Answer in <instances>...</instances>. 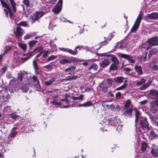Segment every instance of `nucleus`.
<instances>
[{"mask_svg": "<svg viewBox=\"0 0 158 158\" xmlns=\"http://www.w3.org/2000/svg\"><path fill=\"white\" fill-rule=\"evenodd\" d=\"M147 42L148 44L147 47V50H148L152 46L158 45V37L155 36L149 39Z\"/></svg>", "mask_w": 158, "mask_h": 158, "instance_id": "obj_1", "label": "nucleus"}, {"mask_svg": "<svg viewBox=\"0 0 158 158\" xmlns=\"http://www.w3.org/2000/svg\"><path fill=\"white\" fill-rule=\"evenodd\" d=\"M141 127L143 130L146 129L148 131L149 130L150 128L149 127V124L146 117L141 119L140 121Z\"/></svg>", "mask_w": 158, "mask_h": 158, "instance_id": "obj_2", "label": "nucleus"}, {"mask_svg": "<svg viewBox=\"0 0 158 158\" xmlns=\"http://www.w3.org/2000/svg\"><path fill=\"white\" fill-rule=\"evenodd\" d=\"M62 4V0H59L56 6L53 9L52 11L55 14H58L61 10Z\"/></svg>", "mask_w": 158, "mask_h": 158, "instance_id": "obj_3", "label": "nucleus"}, {"mask_svg": "<svg viewBox=\"0 0 158 158\" xmlns=\"http://www.w3.org/2000/svg\"><path fill=\"white\" fill-rule=\"evenodd\" d=\"M149 97L152 99H158V91L155 89H152L150 91L148 94Z\"/></svg>", "mask_w": 158, "mask_h": 158, "instance_id": "obj_4", "label": "nucleus"}, {"mask_svg": "<svg viewBox=\"0 0 158 158\" xmlns=\"http://www.w3.org/2000/svg\"><path fill=\"white\" fill-rule=\"evenodd\" d=\"M41 47L39 46L38 47H36L33 50L32 52H30L28 54V55L29 56H28L26 57H22L20 59L23 61V62H24L29 59L30 58V57L32 55L33 53L35 51L38 50V51H39L41 50Z\"/></svg>", "mask_w": 158, "mask_h": 158, "instance_id": "obj_5", "label": "nucleus"}, {"mask_svg": "<svg viewBox=\"0 0 158 158\" xmlns=\"http://www.w3.org/2000/svg\"><path fill=\"white\" fill-rule=\"evenodd\" d=\"M110 37H108L106 38L105 37H104V38L105 40L102 42H101L98 44V45L99 46L98 49H100V48L102 47L103 46L106 45L108 43L107 41H110L113 37L112 33H110Z\"/></svg>", "mask_w": 158, "mask_h": 158, "instance_id": "obj_6", "label": "nucleus"}, {"mask_svg": "<svg viewBox=\"0 0 158 158\" xmlns=\"http://www.w3.org/2000/svg\"><path fill=\"white\" fill-rule=\"evenodd\" d=\"M151 152L153 157L158 158V147L155 145H153L151 147Z\"/></svg>", "mask_w": 158, "mask_h": 158, "instance_id": "obj_7", "label": "nucleus"}, {"mask_svg": "<svg viewBox=\"0 0 158 158\" xmlns=\"http://www.w3.org/2000/svg\"><path fill=\"white\" fill-rule=\"evenodd\" d=\"M135 127L136 128L137 124V122H138L139 120L140 121L141 119H142L143 118H144L141 115V114L139 111L137 110H135Z\"/></svg>", "mask_w": 158, "mask_h": 158, "instance_id": "obj_8", "label": "nucleus"}, {"mask_svg": "<svg viewBox=\"0 0 158 158\" xmlns=\"http://www.w3.org/2000/svg\"><path fill=\"white\" fill-rule=\"evenodd\" d=\"M141 20H135L134 24L130 31L131 32H136L138 29Z\"/></svg>", "mask_w": 158, "mask_h": 158, "instance_id": "obj_9", "label": "nucleus"}, {"mask_svg": "<svg viewBox=\"0 0 158 158\" xmlns=\"http://www.w3.org/2000/svg\"><path fill=\"white\" fill-rule=\"evenodd\" d=\"M120 57L127 60L131 63H134L135 62V60L133 59V57L131 55L121 54L120 55Z\"/></svg>", "mask_w": 158, "mask_h": 158, "instance_id": "obj_10", "label": "nucleus"}, {"mask_svg": "<svg viewBox=\"0 0 158 158\" xmlns=\"http://www.w3.org/2000/svg\"><path fill=\"white\" fill-rule=\"evenodd\" d=\"M109 124L111 125H113L114 126H117L119 125V120L118 119L115 118L112 120V118L108 119Z\"/></svg>", "mask_w": 158, "mask_h": 158, "instance_id": "obj_11", "label": "nucleus"}, {"mask_svg": "<svg viewBox=\"0 0 158 158\" xmlns=\"http://www.w3.org/2000/svg\"><path fill=\"white\" fill-rule=\"evenodd\" d=\"M2 6L3 7L6 8L9 12L10 14V19L12 18L13 16V14L11 12V10L10 9V6H8L7 3L3 0L0 1Z\"/></svg>", "mask_w": 158, "mask_h": 158, "instance_id": "obj_12", "label": "nucleus"}, {"mask_svg": "<svg viewBox=\"0 0 158 158\" xmlns=\"http://www.w3.org/2000/svg\"><path fill=\"white\" fill-rule=\"evenodd\" d=\"M44 14L43 11H36L33 16V20H36L40 19Z\"/></svg>", "mask_w": 158, "mask_h": 158, "instance_id": "obj_13", "label": "nucleus"}, {"mask_svg": "<svg viewBox=\"0 0 158 158\" xmlns=\"http://www.w3.org/2000/svg\"><path fill=\"white\" fill-rule=\"evenodd\" d=\"M110 62V61L108 59L106 58L104 59L99 64L101 67L104 68L109 65Z\"/></svg>", "mask_w": 158, "mask_h": 158, "instance_id": "obj_14", "label": "nucleus"}, {"mask_svg": "<svg viewBox=\"0 0 158 158\" xmlns=\"http://www.w3.org/2000/svg\"><path fill=\"white\" fill-rule=\"evenodd\" d=\"M147 17L151 19H158V13L154 12L151 14H148L146 16Z\"/></svg>", "mask_w": 158, "mask_h": 158, "instance_id": "obj_15", "label": "nucleus"}, {"mask_svg": "<svg viewBox=\"0 0 158 158\" xmlns=\"http://www.w3.org/2000/svg\"><path fill=\"white\" fill-rule=\"evenodd\" d=\"M24 31L21 28L19 27H17L16 29V32H15L16 36L19 37L21 36L23 32Z\"/></svg>", "mask_w": 158, "mask_h": 158, "instance_id": "obj_16", "label": "nucleus"}, {"mask_svg": "<svg viewBox=\"0 0 158 158\" xmlns=\"http://www.w3.org/2000/svg\"><path fill=\"white\" fill-rule=\"evenodd\" d=\"M150 110L153 113H155L157 111V107L155 104V103L152 102L150 104Z\"/></svg>", "mask_w": 158, "mask_h": 158, "instance_id": "obj_17", "label": "nucleus"}, {"mask_svg": "<svg viewBox=\"0 0 158 158\" xmlns=\"http://www.w3.org/2000/svg\"><path fill=\"white\" fill-rule=\"evenodd\" d=\"M107 56H111V60L112 62H114L113 64H119V61L117 58V57L114 55H107Z\"/></svg>", "mask_w": 158, "mask_h": 158, "instance_id": "obj_18", "label": "nucleus"}, {"mask_svg": "<svg viewBox=\"0 0 158 158\" xmlns=\"http://www.w3.org/2000/svg\"><path fill=\"white\" fill-rule=\"evenodd\" d=\"M148 146V143L144 141H143L142 142L140 149L141 153H143L146 150Z\"/></svg>", "mask_w": 158, "mask_h": 158, "instance_id": "obj_19", "label": "nucleus"}, {"mask_svg": "<svg viewBox=\"0 0 158 158\" xmlns=\"http://www.w3.org/2000/svg\"><path fill=\"white\" fill-rule=\"evenodd\" d=\"M134 69L138 75H142L143 74L142 67L141 66L135 65L134 67Z\"/></svg>", "mask_w": 158, "mask_h": 158, "instance_id": "obj_20", "label": "nucleus"}, {"mask_svg": "<svg viewBox=\"0 0 158 158\" xmlns=\"http://www.w3.org/2000/svg\"><path fill=\"white\" fill-rule=\"evenodd\" d=\"M132 108H129L125 111L123 113V115L125 116L130 117L132 115Z\"/></svg>", "mask_w": 158, "mask_h": 158, "instance_id": "obj_21", "label": "nucleus"}, {"mask_svg": "<svg viewBox=\"0 0 158 158\" xmlns=\"http://www.w3.org/2000/svg\"><path fill=\"white\" fill-rule=\"evenodd\" d=\"M118 64H112L110 65V66L109 68V70L110 71H114L118 70Z\"/></svg>", "mask_w": 158, "mask_h": 158, "instance_id": "obj_22", "label": "nucleus"}, {"mask_svg": "<svg viewBox=\"0 0 158 158\" xmlns=\"http://www.w3.org/2000/svg\"><path fill=\"white\" fill-rule=\"evenodd\" d=\"M92 105V102L90 101H88L87 102L84 103L83 104H79L78 105V107L83 106L88 107L91 106Z\"/></svg>", "mask_w": 158, "mask_h": 158, "instance_id": "obj_23", "label": "nucleus"}, {"mask_svg": "<svg viewBox=\"0 0 158 158\" xmlns=\"http://www.w3.org/2000/svg\"><path fill=\"white\" fill-rule=\"evenodd\" d=\"M124 79V78L123 77H118L114 78V80L116 83H120L123 82Z\"/></svg>", "mask_w": 158, "mask_h": 158, "instance_id": "obj_24", "label": "nucleus"}, {"mask_svg": "<svg viewBox=\"0 0 158 158\" xmlns=\"http://www.w3.org/2000/svg\"><path fill=\"white\" fill-rule=\"evenodd\" d=\"M127 81V80H125V82L123 83V84L120 87L117 88L115 90L116 91L122 90L124 89L126 87L127 85V83H126V82Z\"/></svg>", "mask_w": 158, "mask_h": 158, "instance_id": "obj_25", "label": "nucleus"}, {"mask_svg": "<svg viewBox=\"0 0 158 158\" xmlns=\"http://www.w3.org/2000/svg\"><path fill=\"white\" fill-rule=\"evenodd\" d=\"M71 63V61H69V60L65 58H63L60 61V63L63 65L64 64L66 63L69 64Z\"/></svg>", "mask_w": 158, "mask_h": 158, "instance_id": "obj_26", "label": "nucleus"}, {"mask_svg": "<svg viewBox=\"0 0 158 158\" xmlns=\"http://www.w3.org/2000/svg\"><path fill=\"white\" fill-rule=\"evenodd\" d=\"M9 1L10 2L13 11L15 13L16 12V3L14 2V0H9Z\"/></svg>", "mask_w": 158, "mask_h": 158, "instance_id": "obj_27", "label": "nucleus"}, {"mask_svg": "<svg viewBox=\"0 0 158 158\" xmlns=\"http://www.w3.org/2000/svg\"><path fill=\"white\" fill-rule=\"evenodd\" d=\"M98 69V66L95 63H93L88 68L89 70L93 69L94 71H97Z\"/></svg>", "mask_w": 158, "mask_h": 158, "instance_id": "obj_28", "label": "nucleus"}, {"mask_svg": "<svg viewBox=\"0 0 158 158\" xmlns=\"http://www.w3.org/2000/svg\"><path fill=\"white\" fill-rule=\"evenodd\" d=\"M55 81V78L52 77L49 80L45 81L44 84L45 85H51Z\"/></svg>", "mask_w": 158, "mask_h": 158, "instance_id": "obj_29", "label": "nucleus"}, {"mask_svg": "<svg viewBox=\"0 0 158 158\" xmlns=\"http://www.w3.org/2000/svg\"><path fill=\"white\" fill-rule=\"evenodd\" d=\"M32 80L33 82L34 83L35 85H37L39 84V81L36 76L34 75L32 77Z\"/></svg>", "mask_w": 158, "mask_h": 158, "instance_id": "obj_30", "label": "nucleus"}, {"mask_svg": "<svg viewBox=\"0 0 158 158\" xmlns=\"http://www.w3.org/2000/svg\"><path fill=\"white\" fill-rule=\"evenodd\" d=\"M37 42V41L34 40L29 41L28 43V45H29L30 48L32 49V48L36 44Z\"/></svg>", "mask_w": 158, "mask_h": 158, "instance_id": "obj_31", "label": "nucleus"}, {"mask_svg": "<svg viewBox=\"0 0 158 158\" xmlns=\"http://www.w3.org/2000/svg\"><path fill=\"white\" fill-rule=\"evenodd\" d=\"M76 69L75 66H71L70 67L67 68V69L64 70V71L66 72H73Z\"/></svg>", "mask_w": 158, "mask_h": 158, "instance_id": "obj_32", "label": "nucleus"}, {"mask_svg": "<svg viewBox=\"0 0 158 158\" xmlns=\"http://www.w3.org/2000/svg\"><path fill=\"white\" fill-rule=\"evenodd\" d=\"M18 45L24 52L26 50L27 48V45L26 44L19 43H18Z\"/></svg>", "mask_w": 158, "mask_h": 158, "instance_id": "obj_33", "label": "nucleus"}, {"mask_svg": "<svg viewBox=\"0 0 158 158\" xmlns=\"http://www.w3.org/2000/svg\"><path fill=\"white\" fill-rule=\"evenodd\" d=\"M24 74L22 71H20L18 74V80L20 81H22L23 80V77Z\"/></svg>", "mask_w": 158, "mask_h": 158, "instance_id": "obj_34", "label": "nucleus"}, {"mask_svg": "<svg viewBox=\"0 0 158 158\" xmlns=\"http://www.w3.org/2000/svg\"><path fill=\"white\" fill-rule=\"evenodd\" d=\"M71 98L73 100H77L79 99L80 101H81L83 99L84 97L83 95L81 94L78 97L72 96Z\"/></svg>", "mask_w": 158, "mask_h": 158, "instance_id": "obj_35", "label": "nucleus"}, {"mask_svg": "<svg viewBox=\"0 0 158 158\" xmlns=\"http://www.w3.org/2000/svg\"><path fill=\"white\" fill-rule=\"evenodd\" d=\"M131 103L130 100V99L127 100L124 105V108L127 109L130 106Z\"/></svg>", "mask_w": 158, "mask_h": 158, "instance_id": "obj_36", "label": "nucleus"}, {"mask_svg": "<svg viewBox=\"0 0 158 158\" xmlns=\"http://www.w3.org/2000/svg\"><path fill=\"white\" fill-rule=\"evenodd\" d=\"M146 80L143 78H141L140 81H138L136 83L137 85L139 86L145 83Z\"/></svg>", "mask_w": 158, "mask_h": 158, "instance_id": "obj_37", "label": "nucleus"}, {"mask_svg": "<svg viewBox=\"0 0 158 158\" xmlns=\"http://www.w3.org/2000/svg\"><path fill=\"white\" fill-rule=\"evenodd\" d=\"M101 88L104 93L106 92L107 89V86L106 84H103L101 85Z\"/></svg>", "mask_w": 158, "mask_h": 158, "instance_id": "obj_38", "label": "nucleus"}, {"mask_svg": "<svg viewBox=\"0 0 158 158\" xmlns=\"http://www.w3.org/2000/svg\"><path fill=\"white\" fill-rule=\"evenodd\" d=\"M20 89L24 92H27L28 90V88L26 85H23L20 87Z\"/></svg>", "mask_w": 158, "mask_h": 158, "instance_id": "obj_39", "label": "nucleus"}, {"mask_svg": "<svg viewBox=\"0 0 158 158\" xmlns=\"http://www.w3.org/2000/svg\"><path fill=\"white\" fill-rule=\"evenodd\" d=\"M149 86V84L148 83H146L141 86L139 89L141 90H143L146 89Z\"/></svg>", "mask_w": 158, "mask_h": 158, "instance_id": "obj_40", "label": "nucleus"}, {"mask_svg": "<svg viewBox=\"0 0 158 158\" xmlns=\"http://www.w3.org/2000/svg\"><path fill=\"white\" fill-rule=\"evenodd\" d=\"M18 132L17 131L13 132L11 131L9 134V136L12 138H15L16 135L18 134Z\"/></svg>", "mask_w": 158, "mask_h": 158, "instance_id": "obj_41", "label": "nucleus"}, {"mask_svg": "<svg viewBox=\"0 0 158 158\" xmlns=\"http://www.w3.org/2000/svg\"><path fill=\"white\" fill-rule=\"evenodd\" d=\"M68 51V52L69 53L72 55H76L77 54V51H73L71 50V49L69 48Z\"/></svg>", "mask_w": 158, "mask_h": 158, "instance_id": "obj_42", "label": "nucleus"}, {"mask_svg": "<svg viewBox=\"0 0 158 158\" xmlns=\"http://www.w3.org/2000/svg\"><path fill=\"white\" fill-rule=\"evenodd\" d=\"M57 57V56L52 55L49 57L47 59V62L56 59Z\"/></svg>", "mask_w": 158, "mask_h": 158, "instance_id": "obj_43", "label": "nucleus"}, {"mask_svg": "<svg viewBox=\"0 0 158 158\" xmlns=\"http://www.w3.org/2000/svg\"><path fill=\"white\" fill-rule=\"evenodd\" d=\"M32 64L34 68V69H36L39 68L38 66V65L37 64V63L35 61V59L32 62Z\"/></svg>", "mask_w": 158, "mask_h": 158, "instance_id": "obj_44", "label": "nucleus"}, {"mask_svg": "<svg viewBox=\"0 0 158 158\" xmlns=\"http://www.w3.org/2000/svg\"><path fill=\"white\" fill-rule=\"evenodd\" d=\"M51 104L55 106L61 105V103L60 102H56V100H54L53 101L51 102Z\"/></svg>", "mask_w": 158, "mask_h": 158, "instance_id": "obj_45", "label": "nucleus"}, {"mask_svg": "<svg viewBox=\"0 0 158 158\" xmlns=\"http://www.w3.org/2000/svg\"><path fill=\"white\" fill-rule=\"evenodd\" d=\"M150 134L151 136L154 139L156 138L158 136V135L155 132L153 131H151Z\"/></svg>", "mask_w": 158, "mask_h": 158, "instance_id": "obj_46", "label": "nucleus"}, {"mask_svg": "<svg viewBox=\"0 0 158 158\" xmlns=\"http://www.w3.org/2000/svg\"><path fill=\"white\" fill-rule=\"evenodd\" d=\"M69 81H71L76 79L78 77L77 75H75L72 77L69 76Z\"/></svg>", "mask_w": 158, "mask_h": 158, "instance_id": "obj_47", "label": "nucleus"}, {"mask_svg": "<svg viewBox=\"0 0 158 158\" xmlns=\"http://www.w3.org/2000/svg\"><path fill=\"white\" fill-rule=\"evenodd\" d=\"M122 96V94L120 92H118L116 93L115 97L116 99H119L121 98Z\"/></svg>", "mask_w": 158, "mask_h": 158, "instance_id": "obj_48", "label": "nucleus"}, {"mask_svg": "<svg viewBox=\"0 0 158 158\" xmlns=\"http://www.w3.org/2000/svg\"><path fill=\"white\" fill-rule=\"evenodd\" d=\"M43 67L44 68H46L48 69H49L53 67V65L49 64L47 65L44 66Z\"/></svg>", "mask_w": 158, "mask_h": 158, "instance_id": "obj_49", "label": "nucleus"}, {"mask_svg": "<svg viewBox=\"0 0 158 158\" xmlns=\"http://www.w3.org/2000/svg\"><path fill=\"white\" fill-rule=\"evenodd\" d=\"M148 44L147 41L146 42L142 44L141 46L142 48H146L147 50V47H148Z\"/></svg>", "mask_w": 158, "mask_h": 158, "instance_id": "obj_50", "label": "nucleus"}, {"mask_svg": "<svg viewBox=\"0 0 158 158\" xmlns=\"http://www.w3.org/2000/svg\"><path fill=\"white\" fill-rule=\"evenodd\" d=\"M106 96L108 97H114V95L112 94V92L111 91H109L107 93Z\"/></svg>", "mask_w": 158, "mask_h": 158, "instance_id": "obj_51", "label": "nucleus"}, {"mask_svg": "<svg viewBox=\"0 0 158 158\" xmlns=\"http://www.w3.org/2000/svg\"><path fill=\"white\" fill-rule=\"evenodd\" d=\"M18 117L17 115H16L14 113H12L11 115V117L13 119H16Z\"/></svg>", "mask_w": 158, "mask_h": 158, "instance_id": "obj_52", "label": "nucleus"}, {"mask_svg": "<svg viewBox=\"0 0 158 158\" xmlns=\"http://www.w3.org/2000/svg\"><path fill=\"white\" fill-rule=\"evenodd\" d=\"M69 48H59V49L61 51H63L64 52H68V50Z\"/></svg>", "mask_w": 158, "mask_h": 158, "instance_id": "obj_53", "label": "nucleus"}, {"mask_svg": "<svg viewBox=\"0 0 158 158\" xmlns=\"http://www.w3.org/2000/svg\"><path fill=\"white\" fill-rule=\"evenodd\" d=\"M157 50L156 49L153 48L149 52H151V54L153 55L155 53L157 52Z\"/></svg>", "mask_w": 158, "mask_h": 158, "instance_id": "obj_54", "label": "nucleus"}, {"mask_svg": "<svg viewBox=\"0 0 158 158\" xmlns=\"http://www.w3.org/2000/svg\"><path fill=\"white\" fill-rule=\"evenodd\" d=\"M122 128L121 125H118L117 126V127L116 128V130L118 132H119L122 131Z\"/></svg>", "mask_w": 158, "mask_h": 158, "instance_id": "obj_55", "label": "nucleus"}, {"mask_svg": "<svg viewBox=\"0 0 158 158\" xmlns=\"http://www.w3.org/2000/svg\"><path fill=\"white\" fill-rule=\"evenodd\" d=\"M18 25L23 26H26L27 25V23L25 21H22L18 24Z\"/></svg>", "mask_w": 158, "mask_h": 158, "instance_id": "obj_56", "label": "nucleus"}, {"mask_svg": "<svg viewBox=\"0 0 158 158\" xmlns=\"http://www.w3.org/2000/svg\"><path fill=\"white\" fill-rule=\"evenodd\" d=\"M69 61H71V62L73 61H78V60H77V58L76 57H70V60H69Z\"/></svg>", "mask_w": 158, "mask_h": 158, "instance_id": "obj_57", "label": "nucleus"}, {"mask_svg": "<svg viewBox=\"0 0 158 158\" xmlns=\"http://www.w3.org/2000/svg\"><path fill=\"white\" fill-rule=\"evenodd\" d=\"M23 2L26 6H29V2L28 0H23Z\"/></svg>", "mask_w": 158, "mask_h": 158, "instance_id": "obj_58", "label": "nucleus"}, {"mask_svg": "<svg viewBox=\"0 0 158 158\" xmlns=\"http://www.w3.org/2000/svg\"><path fill=\"white\" fill-rule=\"evenodd\" d=\"M123 70L126 72H129L132 70V69L129 68H125L123 69Z\"/></svg>", "mask_w": 158, "mask_h": 158, "instance_id": "obj_59", "label": "nucleus"}, {"mask_svg": "<svg viewBox=\"0 0 158 158\" xmlns=\"http://www.w3.org/2000/svg\"><path fill=\"white\" fill-rule=\"evenodd\" d=\"M152 69L155 71H156L158 69V67L156 65H154L152 67Z\"/></svg>", "mask_w": 158, "mask_h": 158, "instance_id": "obj_60", "label": "nucleus"}, {"mask_svg": "<svg viewBox=\"0 0 158 158\" xmlns=\"http://www.w3.org/2000/svg\"><path fill=\"white\" fill-rule=\"evenodd\" d=\"M60 100L62 102H66L67 104H69V101L66 98L64 99H61Z\"/></svg>", "mask_w": 158, "mask_h": 158, "instance_id": "obj_61", "label": "nucleus"}, {"mask_svg": "<svg viewBox=\"0 0 158 158\" xmlns=\"http://www.w3.org/2000/svg\"><path fill=\"white\" fill-rule=\"evenodd\" d=\"M48 51H45L44 52L43 55V56L45 58L46 57L48 56Z\"/></svg>", "mask_w": 158, "mask_h": 158, "instance_id": "obj_62", "label": "nucleus"}, {"mask_svg": "<svg viewBox=\"0 0 158 158\" xmlns=\"http://www.w3.org/2000/svg\"><path fill=\"white\" fill-rule=\"evenodd\" d=\"M106 81L107 82V83L108 84H110V85H111L112 82H114V81H113L112 80L110 79H108L106 80Z\"/></svg>", "mask_w": 158, "mask_h": 158, "instance_id": "obj_63", "label": "nucleus"}, {"mask_svg": "<svg viewBox=\"0 0 158 158\" xmlns=\"http://www.w3.org/2000/svg\"><path fill=\"white\" fill-rule=\"evenodd\" d=\"M31 35L30 34H27L25 35V36L24 37V39H28L31 38Z\"/></svg>", "mask_w": 158, "mask_h": 158, "instance_id": "obj_64", "label": "nucleus"}]
</instances>
